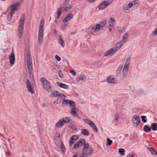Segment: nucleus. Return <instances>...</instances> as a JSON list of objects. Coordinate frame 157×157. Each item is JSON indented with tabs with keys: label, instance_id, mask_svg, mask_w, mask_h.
<instances>
[{
	"label": "nucleus",
	"instance_id": "f257e3e1",
	"mask_svg": "<svg viewBox=\"0 0 157 157\" xmlns=\"http://www.w3.org/2000/svg\"><path fill=\"white\" fill-rule=\"evenodd\" d=\"M25 19V16L24 13L21 16L19 21L18 28V36L21 38L22 35L24 24Z\"/></svg>",
	"mask_w": 157,
	"mask_h": 157
},
{
	"label": "nucleus",
	"instance_id": "f03ea898",
	"mask_svg": "<svg viewBox=\"0 0 157 157\" xmlns=\"http://www.w3.org/2000/svg\"><path fill=\"white\" fill-rule=\"evenodd\" d=\"M44 21L42 20L39 25V29L38 32V37L39 43L41 44L43 41L44 28Z\"/></svg>",
	"mask_w": 157,
	"mask_h": 157
},
{
	"label": "nucleus",
	"instance_id": "7ed1b4c3",
	"mask_svg": "<svg viewBox=\"0 0 157 157\" xmlns=\"http://www.w3.org/2000/svg\"><path fill=\"white\" fill-rule=\"evenodd\" d=\"M44 88L48 92L52 90V88L50 82L46 78H41L40 79Z\"/></svg>",
	"mask_w": 157,
	"mask_h": 157
},
{
	"label": "nucleus",
	"instance_id": "20e7f679",
	"mask_svg": "<svg viewBox=\"0 0 157 157\" xmlns=\"http://www.w3.org/2000/svg\"><path fill=\"white\" fill-rule=\"evenodd\" d=\"M85 140L83 139L79 140L74 144V148L76 149L82 146L85 144Z\"/></svg>",
	"mask_w": 157,
	"mask_h": 157
},
{
	"label": "nucleus",
	"instance_id": "39448f33",
	"mask_svg": "<svg viewBox=\"0 0 157 157\" xmlns=\"http://www.w3.org/2000/svg\"><path fill=\"white\" fill-rule=\"evenodd\" d=\"M112 1L109 0L108 1H105L102 2L99 5L98 8L99 9H103L105 8L106 6L109 4L111 3Z\"/></svg>",
	"mask_w": 157,
	"mask_h": 157
},
{
	"label": "nucleus",
	"instance_id": "423d86ee",
	"mask_svg": "<svg viewBox=\"0 0 157 157\" xmlns=\"http://www.w3.org/2000/svg\"><path fill=\"white\" fill-rule=\"evenodd\" d=\"M132 121L134 125L137 126L140 124V120L139 117L137 115H134L132 118Z\"/></svg>",
	"mask_w": 157,
	"mask_h": 157
},
{
	"label": "nucleus",
	"instance_id": "0eeeda50",
	"mask_svg": "<svg viewBox=\"0 0 157 157\" xmlns=\"http://www.w3.org/2000/svg\"><path fill=\"white\" fill-rule=\"evenodd\" d=\"M26 83L27 84L26 87L27 88L28 91L31 94H33L34 91L32 88V85L30 82L29 79H26Z\"/></svg>",
	"mask_w": 157,
	"mask_h": 157
},
{
	"label": "nucleus",
	"instance_id": "6e6552de",
	"mask_svg": "<svg viewBox=\"0 0 157 157\" xmlns=\"http://www.w3.org/2000/svg\"><path fill=\"white\" fill-rule=\"evenodd\" d=\"M21 3V2L19 1L14 3V4L12 5L10 7L11 10H17L19 9Z\"/></svg>",
	"mask_w": 157,
	"mask_h": 157
},
{
	"label": "nucleus",
	"instance_id": "1a4fd4ad",
	"mask_svg": "<svg viewBox=\"0 0 157 157\" xmlns=\"http://www.w3.org/2000/svg\"><path fill=\"white\" fill-rule=\"evenodd\" d=\"M116 51V50L115 49L111 48L105 53L104 56H111L113 55Z\"/></svg>",
	"mask_w": 157,
	"mask_h": 157
},
{
	"label": "nucleus",
	"instance_id": "9d476101",
	"mask_svg": "<svg viewBox=\"0 0 157 157\" xmlns=\"http://www.w3.org/2000/svg\"><path fill=\"white\" fill-rule=\"evenodd\" d=\"M9 62L11 64V66H13L15 62V57L14 53H12L10 56L9 58Z\"/></svg>",
	"mask_w": 157,
	"mask_h": 157
},
{
	"label": "nucleus",
	"instance_id": "9b49d317",
	"mask_svg": "<svg viewBox=\"0 0 157 157\" xmlns=\"http://www.w3.org/2000/svg\"><path fill=\"white\" fill-rule=\"evenodd\" d=\"M15 11L11 10L10 11V10H7L5 13H2V15L6 14L7 15L8 19H10L12 18V15L14 13Z\"/></svg>",
	"mask_w": 157,
	"mask_h": 157
},
{
	"label": "nucleus",
	"instance_id": "f8f14e48",
	"mask_svg": "<svg viewBox=\"0 0 157 157\" xmlns=\"http://www.w3.org/2000/svg\"><path fill=\"white\" fill-rule=\"evenodd\" d=\"M73 17V15L71 13H69L63 20L62 22H67L71 20Z\"/></svg>",
	"mask_w": 157,
	"mask_h": 157
},
{
	"label": "nucleus",
	"instance_id": "ddd939ff",
	"mask_svg": "<svg viewBox=\"0 0 157 157\" xmlns=\"http://www.w3.org/2000/svg\"><path fill=\"white\" fill-rule=\"evenodd\" d=\"M56 84L59 87L61 88H63L64 89H68L69 88L68 86H67L66 84L64 83H63L59 82H58L56 83Z\"/></svg>",
	"mask_w": 157,
	"mask_h": 157
},
{
	"label": "nucleus",
	"instance_id": "4468645a",
	"mask_svg": "<svg viewBox=\"0 0 157 157\" xmlns=\"http://www.w3.org/2000/svg\"><path fill=\"white\" fill-rule=\"evenodd\" d=\"M106 81L109 83L113 84L116 83L115 78H113L111 76H108L106 78Z\"/></svg>",
	"mask_w": 157,
	"mask_h": 157
},
{
	"label": "nucleus",
	"instance_id": "2eb2a0df",
	"mask_svg": "<svg viewBox=\"0 0 157 157\" xmlns=\"http://www.w3.org/2000/svg\"><path fill=\"white\" fill-rule=\"evenodd\" d=\"M124 42V41L120 40L115 45V48L116 51L119 49L121 47Z\"/></svg>",
	"mask_w": 157,
	"mask_h": 157
},
{
	"label": "nucleus",
	"instance_id": "dca6fc26",
	"mask_svg": "<svg viewBox=\"0 0 157 157\" xmlns=\"http://www.w3.org/2000/svg\"><path fill=\"white\" fill-rule=\"evenodd\" d=\"M83 145H84V147L82 149V151L86 153L87 150L89 148V144L85 142V144H83Z\"/></svg>",
	"mask_w": 157,
	"mask_h": 157
},
{
	"label": "nucleus",
	"instance_id": "f3484780",
	"mask_svg": "<svg viewBox=\"0 0 157 157\" xmlns=\"http://www.w3.org/2000/svg\"><path fill=\"white\" fill-rule=\"evenodd\" d=\"M59 42L60 44L63 47L65 45V42L64 40L62 39V36L60 35L59 36Z\"/></svg>",
	"mask_w": 157,
	"mask_h": 157
},
{
	"label": "nucleus",
	"instance_id": "a211bd4d",
	"mask_svg": "<svg viewBox=\"0 0 157 157\" xmlns=\"http://www.w3.org/2000/svg\"><path fill=\"white\" fill-rule=\"evenodd\" d=\"M76 110V108L75 107H74L70 110L71 114L74 117H75V116H77Z\"/></svg>",
	"mask_w": 157,
	"mask_h": 157
},
{
	"label": "nucleus",
	"instance_id": "6ab92c4d",
	"mask_svg": "<svg viewBox=\"0 0 157 157\" xmlns=\"http://www.w3.org/2000/svg\"><path fill=\"white\" fill-rule=\"evenodd\" d=\"M63 125V123L61 119L56 124L55 126L56 127L59 128Z\"/></svg>",
	"mask_w": 157,
	"mask_h": 157
},
{
	"label": "nucleus",
	"instance_id": "aec40b11",
	"mask_svg": "<svg viewBox=\"0 0 157 157\" xmlns=\"http://www.w3.org/2000/svg\"><path fill=\"white\" fill-rule=\"evenodd\" d=\"M151 129L154 131L157 130V123H152L151 126Z\"/></svg>",
	"mask_w": 157,
	"mask_h": 157
},
{
	"label": "nucleus",
	"instance_id": "412c9836",
	"mask_svg": "<svg viewBox=\"0 0 157 157\" xmlns=\"http://www.w3.org/2000/svg\"><path fill=\"white\" fill-rule=\"evenodd\" d=\"M147 149L150 151L151 153L153 155H157V152L152 147H149L147 148Z\"/></svg>",
	"mask_w": 157,
	"mask_h": 157
},
{
	"label": "nucleus",
	"instance_id": "4be33fe9",
	"mask_svg": "<svg viewBox=\"0 0 157 157\" xmlns=\"http://www.w3.org/2000/svg\"><path fill=\"white\" fill-rule=\"evenodd\" d=\"M144 131L146 132H148L151 130V127H150L147 125H145L143 128Z\"/></svg>",
	"mask_w": 157,
	"mask_h": 157
},
{
	"label": "nucleus",
	"instance_id": "5701e85b",
	"mask_svg": "<svg viewBox=\"0 0 157 157\" xmlns=\"http://www.w3.org/2000/svg\"><path fill=\"white\" fill-rule=\"evenodd\" d=\"M81 132L84 135L88 136L90 134L88 131L86 129H82Z\"/></svg>",
	"mask_w": 157,
	"mask_h": 157
},
{
	"label": "nucleus",
	"instance_id": "b1692460",
	"mask_svg": "<svg viewBox=\"0 0 157 157\" xmlns=\"http://www.w3.org/2000/svg\"><path fill=\"white\" fill-rule=\"evenodd\" d=\"M92 128L94 130L95 132L98 131V129L97 127L95 124L92 121L90 124Z\"/></svg>",
	"mask_w": 157,
	"mask_h": 157
},
{
	"label": "nucleus",
	"instance_id": "393cba45",
	"mask_svg": "<svg viewBox=\"0 0 157 157\" xmlns=\"http://www.w3.org/2000/svg\"><path fill=\"white\" fill-rule=\"evenodd\" d=\"M96 28L93 27H92L91 29H93L95 32H98L100 29V25L98 24H97L96 25Z\"/></svg>",
	"mask_w": 157,
	"mask_h": 157
},
{
	"label": "nucleus",
	"instance_id": "a878e982",
	"mask_svg": "<svg viewBox=\"0 0 157 157\" xmlns=\"http://www.w3.org/2000/svg\"><path fill=\"white\" fill-rule=\"evenodd\" d=\"M62 120L63 123H67L69 122L71 120V119L68 117H64L62 118Z\"/></svg>",
	"mask_w": 157,
	"mask_h": 157
},
{
	"label": "nucleus",
	"instance_id": "bb28decb",
	"mask_svg": "<svg viewBox=\"0 0 157 157\" xmlns=\"http://www.w3.org/2000/svg\"><path fill=\"white\" fill-rule=\"evenodd\" d=\"M133 6L131 2L129 3L126 6L124 7L123 10H128L129 9L131 8Z\"/></svg>",
	"mask_w": 157,
	"mask_h": 157
},
{
	"label": "nucleus",
	"instance_id": "cd10ccee",
	"mask_svg": "<svg viewBox=\"0 0 157 157\" xmlns=\"http://www.w3.org/2000/svg\"><path fill=\"white\" fill-rule=\"evenodd\" d=\"M59 92L56 91H53L51 92V95L53 97H56L58 96Z\"/></svg>",
	"mask_w": 157,
	"mask_h": 157
},
{
	"label": "nucleus",
	"instance_id": "c85d7f7f",
	"mask_svg": "<svg viewBox=\"0 0 157 157\" xmlns=\"http://www.w3.org/2000/svg\"><path fill=\"white\" fill-rule=\"evenodd\" d=\"M93 152V149L92 147H90L89 150V152L86 153V156H89Z\"/></svg>",
	"mask_w": 157,
	"mask_h": 157
},
{
	"label": "nucleus",
	"instance_id": "c756f323",
	"mask_svg": "<svg viewBox=\"0 0 157 157\" xmlns=\"http://www.w3.org/2000/svg\"><path fill=\"white\" fill-rule=\"evenodd\" d=\"M125 150L122 148L119 149V152L121 156H123L124 154Z\"/></svg>",
	"mask_w": 157,
	"mask_h": 157
},
{
	"label": "nucleus",
	"instance_id": "7c9ffc66",
	"mask_svg": "<svg viewBox=\"0 0 157 157\" xmlns=\"http://www.w3.org/2000/svg\"><path fill=\"white\" fill-rule=\"evenodd\" d=\"M106 20H104L101 22H100L98 25H100V28L101 27H104L106 24Z\"/></svg>",
	"mask_w": 157,
	"mask_h": 157
},
{
	"label": "nucleus",
	"instance_id": "2f4dec72",
	"mask_svg": "<svg viewBox=\"0 0 157 157\" xmlns=\"http://www.w3.org/2000/svg\"><path fill=\"white\" fill-rule=\"evenodd\" d=\"M78 81H79L80 80L85 81H86V77L84 75H82L78 77Z\"/></svg>",
	"mask_w": 157,
	"mask_h": 157
},
{
	"label": "nucleus",
	"instance_id": "473e14b6",
	"mask_svg": "<svg viewBox=\"0 0 157 157\" xmlns=\"http://www.w3.org/2000/svg\"><path fill=\"white\" fill-rule=\"evenodd\" d=\"M75 141V140L74 138H73V137H71L69 140V146H71L72 144L74 143Z\"/></svg>",
	"mask_w": 157,
	"mask_h": 157
},
{
	"label": "nucleus",
	"instance_id": "72a5a7b5",
	"mask_svg": "<svg viewBox=\"0 0 157 157\" xmlns=\"http://www.w3.org/2000/svg\"><path fill=\"white\" fill-rule=\"evenodd\" d=\"M128 38V33H125L124 35L123 36V41H124V42H126Z\"/></svg>",
	"mask_w": 157,
	"mask_h": 157
},
{
	"label": "nucleus",
	"instance_id": "f704fd0d",
	"mask_svg": "<svg viewBox=\"0 0 157 157\" xmlns=\"http://www.w3.org/2000/svg\"><path fill=\"white\" fill-rule=\"evenodd\" d=\"M69 103L71 107H73V108L75 107V102L74 101L72 100H69Z\"/></svg>",
	"mask_w": 157,
	"mask_h": 157
},
{
	"label": "nucleus",
	"instance_id": "c9c22d12",
	"mask_svg": "<svg viewBox=\"0 0 157 157\" xmlns=\"http://www.w3.org/2000/svg\"><path fill=\"white\" fill-rule=\"evenodd\" d=\"M113 142L112 140H110L109 138L107 139V143L106 145H107L110 146Z\"/></svg>",
	"mask_w": 157,
	"mask_h": 157
},
{
	"label": "nucleus",
	"instance_id": "e433bc0d",
	"mask_svg": "<svg viewBox=\"0 0 157 157\" xmlns=\"http://www.w3.org/2000/svg\"><path fill=\"white\" fill-rule=\"evenodd\" d=\"M27 66H28V71H29V73H31L32 72V70L33 69L32 64H31V65L30 64L29 65H28Z\"/></svg>",
	"mask_w": 157,
	"mask_h": 157
},
{
	"label": "nucleus",
	"instance_id": "4c0bfd02",
	"mask_svg": "<svg viewBox=\"0 0 157 157\" xmlns=\"http://www.w3.org/2000/svg\"><path fill=\"white\" fill-rule=\"evenodd\" d=\"M68 100L64 99L62 102V105L64 107L67 104L69 103Z\"/></svg>",
	"mask_w": 157,
	"mask_h": 157
},
{
	"label": "nucleus",
	"instance_id": "58836bf2",
	"mask_svg": "<svg viewBox=\"0 0 157 157\" xmlns=\"http://www.w3.org/2000/svg\"><path fill=\"white\" fill-rule=\"evenodd\" d=\"M128 69H123V75L124 77H125L126 76L128 72Z\"/></svg>",
	"mask_w": 157,
	"mask_h": 157
},
{
	"label": "nucleus",
	"instance_id": "ea45409f",
	"mask_svg": "<svg viewBox=\"0 0 157 157\" xmlns=\"http://www.w3.org/2000/svg\"><path fill=\"white\" fill-rule=\"evenodd\" d=\"M123 67V65H120L117 68V74H119L121 72V70L122 69Z\"/></svg>",
	"mask_w": 157,
	"mask_h": 157
},
{
	"label": "nucleus",
	"instance_id": "a19ab883",
	"mask_svg": "<svg viewBox=\"0 0 157 157\" xmlns=\"http://www.w3.org/2000/svg\"><path fill=\"white\" fill-rule=\"evenodd\" d=\"M86 153L82 151V154L80 155L79 157H85V155L86 156ZM72 157H77V156L76 155H74Z\"/></svg>",
	"mask_w": 157,
	"mask_h": 157
},
{
	"label": "nucleus",
	"instance_id": "79ce46f5",
	"mask_svg": "<svg viewBox=\"0 0 157 157\" xmlns=\"http://www.w3.org/2000/svg\"><path fill=\"white\" fill-rule=\"evenodd\" d=\"M28 57H29V58H28V57H27V65L32 64V63L31 60V59L30 58V56L29 55Z\"/></svg>",
	"mask_w": 157,
	"mask_h": 157
},
{
	"label": "nucleus",
	"instance_id": "37998d69",
	"mask_svg": "<svg viewBox=\"0 0 157 157\" xmlns=\"http://www.w3.org/2000/svg\"><path fill=\"white\" fill-rule=\"evenodd\" d=\"M85 123H86L88 124H90L91 123H92V121L86 118H84L83 119Z\"/></svg>",
	"mask_w": 157,
	"mask_h": 157
},
{
	"label": "nucleus",
	"instance_id": "c03bdc74",
	"mask_svg": "<svg viewBox=\"0 0 157 157\" xmlns=\"http://www.w3.org/2000/svg\"><path fill=\"white\" fill-rule=\"evenodd\" d=\"M60 147L63 152H65L66 151V148L63 143L61 144Z\"/></svg>",
	"mask_w": 157,
	"mask_h": 157
},
{
	"label": "nucleus",
	"instance_id": "a18cd8bd",
	"mask_svg": "<svg viewBox=\"0 0 157 157\" xmlns=\"http://www.w3.org/2000/svg\"><path fill=\"white\" fill-rule=\"evenodd\" d=\"M140 117L142 118V121L144 123H145L147 121V120L145 119L146 117L145 116H142Z\"/></svg>",
	"mask_w": 157,
	"mask_h": 157
},
{
	"label": "nucleus",
	"instance_id": "49530a36",
	"mask_svg": "<svg viewBox=\"0 0 157 157\" xmlns=\"http://www.w3.org/2000/svg\"><path fill=\"white\" fill-rule=\"evenodd\" d=\"M139 1L138 0H134L131 2L133 6L138 4Z\"/></svg>",
	"mask_w": 157,
	"mask_h": 157
},
{
	"label": "nucleus",
	"instance_id": "de8ad7c7",
	"mask_svg": "<svg viewBox=\"0 0 157 157\" xmlns=\"http://www.w3.org/2000/svg\"><path fill=\"white\" fill-rule=\"evenodd\" d=\"M71 137H73V138H74L75 140H78L79 138V136L77 135H73Z\"/></svg>",
	"mask_w": 157,
	"mask_h": 157
},
{
	"label": "nucleus",
	"instance_id": "09e8293b",
	"mask_svg": "<svg viewBox=\"0 0 157 157\" xmlns=\"http://www.w3.org/2000/svg\"><path fill=\"white\" fill-rule=\"evenodd\" d=\"M130 62V59L129 58L127 59L125 63L126 64L129 65Z\"/></svg>",
	"mask_w": 157,
	"mask_h": 157
},
{
	"label": "nucleus",
	"instance_id": "8fccbe9b",
	"mask_svg": "<svg viewBox=\"0 0 157 157\" xmlns=\"http://www.w3.org/2000/svg\"><path fill=\"white\" fill-rule=\"evenodd\" d=\"M115 21V20L114 18L112 17L110 19V21L109 23H113L114 24V22Z\"/></svg>",
	"mask_w": 157,
	"mask_h": 157
},
{
	"label": "nucleus",
	"instance_id": "3c124183",
	"mask_svg": "<svg viewBox=\"0 0 157 157\" xmlns=\"http://www.w3.org/2000/svg\"><path fill=\"white\" fill-rule=\"evenodd\" d=\"M58 96L60 97H61L63 98V97H66V96L64 94H61L60 93H59V94L58 95Z\"/></svg>",
	"mask_w": 157,
	"mask_h": 157
},
{
	"label": "nucleus",
	"instance_id": "603ef678",
	"mask_svg": "<svg viewBox=\"0 0 157 157\" xmlns=\"http://www.w3.org/2000/svg\"><path fill=\"white\" fill-rule=\"evenodd\" d=\"M55 58L58 61H59L61 60V58L60 57L58 56L57 55H55Z\"/></svg>",
	"mask_w": 157,
	"mask_h": 157
},
{
	"label": "nucleus",
	"instance_id": "864d4df0",
	"mask_svg": "<svg viewBox=\"0 0 157 157\" xmlns=\"http://www.w3.org/2000/svg\"><path fill=\"white\" fill-rule=\"evenodd\" d=\"M129 67V65H127V64L125 65V63L124 66V68L123 69H128V68Z\"/></svg>",
	"mask_w": 157,
	"mask_h": 157
},
{
	"label": "nucleus",
	"instance_id": "5fc2aeb1",
	"mask_svg": "<svg viewBox=\"0 0 157 157\" xmlns=\"http://www.w3.org/2000/svg\"><path fill=\"white\" fill-rule=\"evenodd\" d=\"M59 76L61 78H63V74L61 73V71H59L58 73Z\"/></svg>",
	"mask_w": 157,
	"mask_h": 157
},
{
	"label": "nucleus",
	"instance_id": "6e6d98bb",
	"mask_svg": "<svg viewBox=\"0 0 157 157\" xmlns=\"http://www.w3.org/2000/svg\"><path fill=\"white\" fill-rule=\"evenodd\" d=\"M61 11L62 10H58V12H57V14H58L57 18H59V16L61 14Z\"/></svg>",
	"mask_w": 157,
	"mask_h": 157
},
{
	"label": "nucleus",
	"instance_id": "4d7b16f0",
	"mask_svg": "<svg viewBox=\"0 0 157 157\" xmlns=\"http://www.w3.org/2000/svg\"><path fill=\"white\" fill-rule=\"evenodd\" d=\"M67 26V24L64 23L62 25L61 27L63 29H65L66 28Z\"/></svg>",
	"mask_w": 157,
	"mask_h": 157
},
{
	"label": "nucleus",
	"instance_id": "13d9d810",
	"mask_svg": "<svg viewBox=\"0 0 157 157\" xmlns=\"http://www.w3.org/2000/svg\"><path fill=\"white\" fill-rule=\"evenodd\" d=\"M70 73L74 76H75L76 75V73L74 70L71 71Z\"/></svg>",
	"mask_w": 157,
	"mask_h": 157
},
{
	"label": "nucleus",
	"instance_id": "bf43d9fd",
	"mask_svg": "<svg viewBox=\"0 0 157 157\" xmlns=\"http://www.w3.org/2000/svg\"><path fill=\"white\" fill-rule=\"evenodd\" d=\"M125 30V28H121L119 30V32L120 33H121L124 31Z\"/></svg>",
	"mask_w": 157,
	"mask_h": 157
},
{
	"label": "nucleus",
	"instance_id": "052dcab7",
	"mask_svg": "<svg viewBox=\"0 0 157 157\" xmlns=\"http://www.w3.org/2000/svg\"><path fill=\"white\" fill-rule=\"evenodd\" d=\"M71 9V6H69L68 7L65 6L64 7V10H67V9L70 10Z\"/></svg>",
	"mask_w": 157,
	"mask_h": 157
},
{
	"label": "nucleus",
	"instance_id": "680f3d73",
	"mask_svg": "<svg viewBox=\"0 0 157 157\" xmlns=\"http://www.w3.org/2000/svg\"><path fill=\"white\" fill-rule=\"evenodd\" d=\"M114 24L109 23V27L113 28L114 27Z\"/></svg>",
	"mask_w": 157,
	"mask_h": 157
},
{
	"label": "nucleus",
	"instance_id": "e2e57ef3",
	"mask_svg": "<svg viewBox=\"0 0 157 157\" xmlns=\"http://www.w3.org/2000/svg\"><path fill=\"white\" fill-rule=\"evenodd\" d=\"M114 117L116 121H117L118 120L119 117L117 114H115L114 115Z\"/></svg>",
	"mask_w": 157,
	"mask_h": 157
},
{
	"label": "nucleus",
	"instance_id": "0e129e2a",
	"mask_svg": "<svg viewBox=\"0 0 157 157\" xmlns=\"http://www.w3.org/2000/svg\"><path fill=\"white\" fill-rule=\"evenodd\" d=\"M153 33L155 35H157V28L155 30V31L153 32Z\"/></svg>",
	"mask_w": 157,
	"mask_h": 157
},
{
	"label": "nucleus",
	"instance_id": "69168bd1",
	"mask_svg": "<svg viewBox=\"0 0 157 157\" xmlns=\"http://www.w3.org/2000/svg\"><path fill=\"white\" fill-rule=\"evenodd\" d=\"M127 157H134V155L128 154V155Z\"/></svg>",
	"mask_w": 157,
	"mask_h": 157
},
{
	"label": "nucleus",
	"instance_id": "338daca9",
	"mask_svg": "<svg viewBox=\"0 0 157 157\" xmlns=\"http://www.w3.org/2000/svg\"><path fill=\"white\" fill-rule=\"evenodd\" d=\"M75 117H77V118L79 119H80V117L79 116H78V115H77V116H75Z\"/></svg>",
	"mask_w": 157,
	"mask_h": 157
},
{
	"label": "nucleus",
	"instance_id": "774afa93",
	"mask_svg": "<svg viewBox=\"0 0 157 157\" xmlns=\"http://www.w3.org/2000/svg\"><path fill=\"white\" fill-rule=\"evenodd\" d=\"M112 28H109V31L111 32L112 30Z\"/></svg>",
	"mask_w": 157,
	"mask_h": 157
}]
</instances>
